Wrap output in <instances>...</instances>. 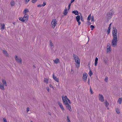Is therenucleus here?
I'll return each instance as SVG.
<instances>
[{
	"instance_id": "obj_1",
	"label": "nucleus",
	"mask_w": 122,
	"mask_h": 122,
	"mask_svg": "<svg viewBox=\"0 0 122 122\" xmlns=\"http://www.w3.org/2000/svg\"><path fill=\"white\" fill-rule=\"evenodd\" d=\"M62 98L63 102L66 107L70 111H71L72 109L71 107L68 104V101L70 104H71V102L67 98V96H62Z\"/></svg>"
},
{
	"instance_id": "obj_2",
	"label": "nucleus",
	"mask_w": 122,
	"mask_h": 122,
	"mask_svg": "<svg viewBox=\"0 0 122 122\" xmlns=\"http://www.w3.org/2000/svg\"><path fill=\"white\" fill-rule=\"evenodd\" d=\"M74 59L75 60L76 63L75 64L76 68L78 69L80 67V60L78 56L75 54H73Z\"/></svg>"
},
{
	"instance_id": "obj_3",
	"label": "nucleus",
	"mask_w": 122,
	"mask_h": 122,
	"mask_svg": "<svg viewBox=\"0 0 122 122\" xmlns=\"http://www.w3.org/2000/svg\"><path fill=\"white\" fill-rule=\"evenodd\" d=\"M114 12L113 11L111 10L110 11L107 13L106 15V18L108 19H110L112 17V15L113 14Z\"/></svg>"
},
{
	"instance_id": "obj_4",
	"label": "nucleus",
	"mask_w": 122,
	"mask_h": 122,
	"mask_svg": "<svg viewBox=\"0 0 122 122\" xmlns=\"http://www.w3.org/2000/svg\"><path fill=\"white\" fill-rule=\"evenodd\" d=\"M117 38H113L112 41L111 45L113 47H115L117 45Z\"/></svg>"
},
{
	"instance_id": "obj_5",
	"label": "nucleus",
	"mask_w": 122,
	"mask_h": 122,
	"mask_svg": "<svg viewBox=\"0 0 122 122\" xmlns=\"http://www.w3.org/2000/svg\"><path fill=\"white\" fill-rule=\"evenodd\" d=\"M15 60L19 64H21L22 62V59L20 57L15 55Z\"/></svg>"
},
{
	"instance_id": "obj_6",
	"label": "nucleus",
	"mask_w": 122,
	"mask_h": 122,
	"mask_svg": "<svg viewBox=\"0 0 122 122\" xmlns=\"http://www.w3.org/2000/svg\"><path fill=\"white\" fill-rule=\"evenodd\" d=\"M113 30L112 33L113 38H117V30H116V28L115 27L113 28Z\"/></svg>"
},
{
	"instance_id": "obj_7",
	"label": "nucleus",
	"mask_w": 122,
	"mask_h": 122,
	"mask_svg": "<svg viewBox=\"0 0 122 122\" xmlns=\"http://www.w3.org/2000/svg\"><path fill=\"white\" fill-rule=\"evenodd\" d=\"M99 100L101 102H103L104 101V98L103 96L101 94H99Z\"/></svg>"
},
{
	"instance_id": "obj_8",
	"label": "nucleus",
	"mask_w": 122,
	"mask_h": 122,
	"mask_svg": "<svg viewBox=\"0 0 122 122\" xmlns=\"http://www.w3.org/2000/svg\"><path fill=\"white\" fill-rule=\"evenodd\" d=\"M56 19L53 20L51 22V24L52 27L54 28L56 25L57 23L56 22Z\"/></svg>"
},
{
	"instance_id": "obj_9",
	"label": "nucleus",
	"mask_w": 122,
	"mask_h": 122,
	"mask_svg": "<svg viewBox=\"0 0 122 122\" xmlns=\"http://www.w3.org/2000/svg\"><path fill=\"white\" fill-rule=\"evenodd\" d=\"M87 74L86 73H84L83 74L82 78L85 82H86V81L87 78Z\"/></svg>"
},
{
	"instance_id": "obj_10",
	"label": "nucleus",
	"mask_w": 122,
	"mask_h": 122,
	"mask_svg": "<svg viewBox=\"0 0 122 122\" xmlns=\"http://www.w3.org/2000/svg\"><path fill=\"white\" fill-rule=\"evenodd\" d=\"M76 19L77 22L78 23V25H80L81 24V23L80 21V16L79 15L77 16L76 17Z\"/></svg>"
},
{
	"instance_id": "obj_11",
	"label": "nucleus",
	"mask_w": 122,
	"mask_h": 122,
	"mask_svg": "<svg viewBox=\"0 0 122 122\" xmlns=\"http://www.w3.org/2000/svg\"><path fill=\"white\" fill-rule=\"evenodd\" d=\"M24 15L23 17L24 19L25 20H28V15L27 14H24Z\"/></svg>"
},
{
	"instance_id": "obj_12",
	"label": "nucleus",
	"mask_w": 122,
	"mask_h": 122,
	"mask_svg": "<svg viewBox=\"0 0 122 122\" xmlns=\"http://www.w3.org/2000/svg\"><path fill=\"white\" fill-rule=\"evenodd\" d=\"M53 61L55 64H57L60 61L58 58H57L54 60Z\"/></svg>"
},
{
	"instance_id": "obj_13",
	"label": "nucleus",
	"mask_w": 122,
	"mask_h": 122,
	"mask_svg": "<svg viewBox=\"0 0 122 122\" xmlns=\"http://www.w3.org/2000/svg\"><path fill=\"white\" fill-rule=\"evenodd\" d=\"M1 27L2 30H3L4 29L5 25L4 23H1Z\"/></svg>"
},
{
	"instance_id": "obj_14",
	"label": "nucleus",
	"mask_w": 122,
	"mask_h": 122,
	"mask_svg": "<svg viewBox=\"0 0 122 122\" xmlns=\"http://www.w3.org/2000/svg\"><path fill=\"white\" fill-rule=\"evenodd\" d=\"M58 104L60 107V108L63 111L64 110V109L63 108V106L61 103L60 102H59L58 103Z\"/></svg>"
},
{
	"instance_id": "obj_15",
	"label": "nucleus",
	"mask_w": 122,
	"mask_h": 122,
	"mask_svg": "<svg viewBox=\"0 0 122 122\" xmlns=\"http://www.w3.org/2000/svg\"><path fill=\"white\" fill-rule=\"evenodd\" d=\"M0 88L3 90H4L5 89L3 85L1 83H0Z\"/></svg>"
},
{
	"instance_id": "obj_16",
	"label": "nucleus",
	"mask_w": 122,
	"mask_h": 122,
	"mask_svg": "<svg viewBox=\"0 0 122 122\" xmlns=\"http://www.w3.org/2000/svg\"><path fill=\"white\" fill-rule=\"evenodd\" d=\"M98 58L97 57H96L95 58V66H96L97 65V61H98Z\"/></svg>"
},
{
	"instance_id": "obj_17",
	"label": "nucleus",
	"mask_w": 122,
	"mask_h": 122,
	"mask_svg": "<svg viewBox=\"0 0 122 122\" xmlns=\"http://www.w3.org/2000/svg\"><path fill=\"white\" fill-rule=\"evenodd\" d=\"M73 13L74 14L76 15H78L79 14L78 11L76 10V11H72Z\"/></svg>"
},
{
	"instance_id": "obj_18",
	"label": "nucleus",
	"mask_w": 122,
	"mask_h": 122,
	"mask_svg": "<svg viewBox=\"0 0 122 122\" xmlns=\"http://www.w3.org/2000/svg\"><path fill=\"white\" fill-rule=\"evenodd\" d=\"M122 98H119L118 99L117 102L120 104H121L122 103Z\"/></svg>"
},
{
	"instance_id": "obj_19",
	"label": "nucleus",
	"mask_w": 122,
	"mask_h": 122,
	"mask_svg": "<svg viewBox=\"0 0 122 122\" xmlns=\"http://www.w3.org/2000/svg\"><path fill=\"white\" fill-rule=\"evenodd\" d=\"M3 52L5 56H8V54L6 50H4L3 51Z\"/></svg>"
},
{
	"instance_id": "obj_20",
	"label": "nucleus",
	"mask_w": 122,
	"mask_h": 122,
	"mask_svg": "<svg viewBox=\"0 0 122 122\" xmlns=\"http://www.w3.org/2000/svg\"><path fill=\"white\" fill-rule=\"evenodd\" d=\"M67 9H65L64 11L63 14L64 15H67Z\"/></svg>"
},
{
	"instance_id": "obj_21",
	"label": "nucleus",
	"mask_w": 122,
	"mask_h": 122,
	"mask_svg": "<svg viewBox=\"0 0 122 122\" xmlns=\"http://www.w3.org/2000/svg\"><path fill=\"white\" fill-rule=\"evenodd\" d=\"M105 105L107 107L108 106V105H109V103L108 102H107V101L106 100L105 102Z\"/></svg>"
},
{
	"instance_id": "obj_22",
	"label": "nucleus",
	"mask_w": 122,
	"mask_h": 122,
	"mask_svg": "<svg viewBox=\"0 0 122 122\" xmlns=\"http://www.w3.org/2000/svg\"><path fill=\"white\" fill-rule=\"evenodd\" d=\"M2 81L3 84L4 85H5L6 86L7 84L6 81L4 79H2Z\"/></svg>"
},
{
	"instance_id": "obj_23",
	"label": "nucleus",
	"mask_w": 122,
	"mask_h": 122,
	"mask_svg": "<svg viewBox=\"0 0 122 122\" xmlns=\"http://www.w3.org/2000/svg\"><path fill=\"white\" fill-rule=\"evenodd\" d=\"M19 19L22 22H24L25 21V20L23 18H22V17L19 18Z\"/></svg>"
},
{
	"instance_id": "obj_24",
	"label": "nucleus",
	"mask_w": 122,
	"mask_h": 122,
	"mask_svg": "<svg viewBox=\"0 0 122 122\" xmlns=\"http://www.w3.org/2000/svg\"><path fill=\"white\" fill-rule=\"evenodd\" d=\"M15 3L14 1L12 0L10 3V5L11 6H13L15 5Z\"/></svg>"
},
{
	"instance_id": "obj_25",
	"label": "nucleus",
	"mask_w": 122,
	"mask_h": 122,
	"mask_svg": "<svg viewBox=\"0 0 122 122\" xmlns=\"http://www.w3.org/2000/svg\"><path fill=\"white\" fill-rule=\"evenodd\" d=\"M44 81L46 83L48 84V80L47 79L44 78Z\"/></svg>"
},
{
	"instance_id": "obj_26",
	"label": "nucleus",
	"mask_w": 122,
	"mask_h": 122,
	"mask_svg": "<svg viewBox=\"0 0 122 122\" xmlns=\"http://www.w3.org/2000/svg\"><path fill=\"white\" fill-rule=\"evenodd\" d=\"M29 12V10L28 9H25L24 10L23 13L25 14H26V12Z\"/></svg>"
},
{
	"instance_id": "obj_27",
	"label": "nucleus",
	"mask_w": 122,
	"mask_h": 122,
	"mask_svg": "<svg viewBox=\"0 0 122 122\" xmlns=\"http://www.w3.org/2000/svg\"><path fill=\"white\" fill-rule=\"evenodd\" d=\"M91 14H90L88 16L87 18V20L89 21L91 20Z\"/></svg>"
},
{
	"instance_id": "obj_28",
	"label": "nucleus",
	"mask_w": 122,
	"mask_h": 122,
	"mask_svg": "<svg viewBox=\"0 0 122 122\" xmlns=\"http://www.w3.org/2000/svg\"><path fill=\"white\" fill-rule=\"evenodd\" d=\"M110 27H109L107 31V34H109V33L110 31Z\"/></svg>"
},
{
	"instance_id": "obj_29",
	"label": "nucleus",
	"mask_w": 122,
	"mask_h": 122,
	"mask_svg": "<svg viewBox=\"0 0 122 122\" xmlns=\"http://www.w3.org/2000/svg\"><path fill=\"white\" fill-rule=\"evenodd\" d=\"M54 79L57 82H59V80L58 79V78H57L56 77L55 78H54Z\"/></svg>"
},
{
	"instance_id": "obj_30",
	"label": "nucleus",
	"mask_w": 122,
	"mask_h": 122,
	"mask_svg": "<svg viewBox=\"0 0 122 122\" xmlns=\"http://www.w3.org/2000/svg\"><path fill=\"white\" fill-rule=\"evenodd\" d=\"M116 111L117 114H119L120 113V112L118 109L117 108L116 109Z\"/></svg>"
},
{
	"instance_id": "obj_31",
	"label": "nucleus",
	"mask_w": 122,
	"mask_h": 122,
	"mask_svg": "<svg viewBox=\"0 0 122 122\" xmlns=\"http://www.w3.org/2000/svg\"><path fill=\"white\" fill-rule=\"evenodd\" d=\"M89 75L90 76H91L93 74V73L92 71L90 70L89 73Z\"/></svg>"
},
{
	"instance_id": "obj_32",
	"label": "nucleus",
	"mask_w": 122,
	"mask_h": 122,
	"mask_svg": "<svg viewBox=\"0 0 122 122\" xmlns=\"http://www.w3.org/2000/svg\"><path fill=\"white\" fill-rule=\"evenodd\" d=\"M107 48L111 49V46L109 43H108L107 44Z\"/></svg>"
},
{
	"instance_id": "obj_33",
	"label": "nucleus",
	"mask_w": 122,
	"mask_h": 122,
	"mask_svg": "<svg viewBox=\"0 0 122 122\" xmlns=\"http://www.w3.org/2000/svg\"><path fill=\"white\" fill-rule=\"evenodd\" d=\"M94 26L92 25H90V28H91V30H92L94 28Z\"/></svg>"
},
{
	"instance_id": "obj_34",
	"label": "nucleus",
	"mask_w": 122,
	"mask_h": 122,
	"mask_svg": "<svg viewBox=\"0 0 122 122\" xmlns=\"http://www.w3.org/2000/svg\"><path fill=\"white\" fill-rule=\"evenodd\" d=\"M50 46L51 47H52L53 46V44L52 42L51 41H50Z\"/></svg>"
},
{
	"instance_id": "obj_35",
	"label": "nucleus",
	"mask_w": 122,
	"mask_h": 122,
	"mask_svg": "<svg viewBox=\"0 0 122 122\" xmlns=\"http://www.w3.org/2000/svg\"><path fill=\"white\" fill-rule=\"evenodd\" d=\"M67 121L68 122H71L70 120L69 119V118L68 116L67 117Z\"/></svg>"
},
{
	"instance_id": "obj_36",
	"label": "nucleus",
	"mask_w": 122,
	"mask_h": 122,
	"mask_svg": "<svg viewBox=\"0 0 122 122\" xmlns=\"http://www.w3.org/2000/svg\"><path fill=\"white\" fill-rule=\"evenodd\" d=\"M108 77H106L104 80L106 82H107L108 81Z\"/></svg>"
},
{
	"instance_id": "obj_37",
	"label": "nucleus",
	"mask_w": 122,
	"mask_h": 122,
	"mask_svg": "<svg viewBox=\"0 0 122 122\" xmlns=\"http://www.w3.org/2000/svg\"><path fill=\"white\" fill-rule=\"evenodd\" d=\"M110 49L109 48H107V53H109L110 51Z\"/></svg>"
},
{
	"instance_id": "obj_38",
	"label": "nucleus",
	"mask_w": 122,
	"mask_h": 122,
	"mask_svg": "<svg viewBox=\"0 0 122 122\" xmlns=\"http://www.w3.org/2000/svg\"><path fill=\"white\" fill-rule=\"evenodd\" d=\"M37 0H32V2L33 3H35L37 1Z\"/></svg>"
},
{
	"instance_id": "obj_39",
	"label": "nucleus",
	"mask_w": 122,
	"mask_h": 122,
	"mask_svg": "<svg viewBox=\"0 0 122 122\" xmlns=\"http://www.w3.org/2000/svg\"><path fill=\"white\" fill-rule=\"evenodd\" d=\"M103 61L105 63V64L107 63V60H106V59H103Z\"/></svg>"
},
{
	"instance_id": "obj_40",
	"label": "nucleus",
	"mask_w": 122,
	"mask_h": 122,
	"mask_svg": "<svg viewBox=\"0 0 122 122\" xmlns=\"http://www.w3.org/2000/svg\"><path fill=\"white\" fill-rule=\"evenodd\" d=\"M46 4V2H44L43 4L42 5V6H45Z\"/></svg>"
},
{
	"instance_id": "obj_41",
	"label": "nucleus",
	"mask_w": 122,
	"mask_h": 122,
	"mask_svg": "<svg viewBox=\"0 0 122 122\" xmlns=\"http://www.w3.org/2000/svg\"><path fill=\"white\" fill-rule=\"evenodd\" d=\"M90 91L91 93L92 94H93V92H92V89H91V88H90Z\"/></svg>"
},
{
	"instance_id": "obj_42",
	"label": "nucleus",
	"mask_w": 122,
	"mask_h": 122,
	"mask_svg": "<svg viewBox=\"0 0 122 122\" xmlns=\"http://www.w3.org/2000/svg\"><path fill=\"white\" fill-rule=\"evenodd\" d=\"M42 5L41 4H41H39V5H37V7H41L42 6Z\"/></svg>"
},
{
	"instance_id": "obj_43",
	"label": "nucleus",
	"mask_w": 122,
	"mask_h": 122,
	"mask_svg": "<svg viewBox=\"0 0 122 122\" xmlns=\"http://www.w3.org/2000/svg\"><path fill=\"white\" fill-rule=\"evenodd\" d=\"M94 20V16H93L92 17L91 19V21H93Z\"/></svg>"
},
{
	"instance_id": "obj_44",
	"label": "nucleus",
	"mask_w": 122,
	"mask_h": 122,
	"mask_svg": "<svg viewBox=\"0 0 122 122\" xmlns=\"http://www.w3.org/2000/svg\"><path fill=\"white\" fill-rule=\"evenodd\" d=\"M49 86L51 87L52 88H53V89H54V88L53 87V86L52 85H51V84H50L49 85Z\"/></svg>"
},
{
	"instance_id": "obj_45",
	"label": "nucleus",
	"mask_w": 122,
	"mask_h": 122,
	"mask_svg": "<svg viewBox=\"0 0 122 122\" xmlns=\"http://www.w3.org/2000/svg\"><path fill=\"white\" fill-rule=\"evenodd\" d=\"M3 120L4 122H7V121L6 118H3Z\"/></svg>"
},
{
	"instance_id": "obj_46",
	"label": "nucleus",
	"mask_w": 122,
	"mask_h": 122,
	"mask_svg": "<svg viewBox=\"0 0 122 122\" xmlns=\"http://www.w3.org/2000/svg\"><path fill=\"white\" fill-rule=\"evenodd\" d=\"M46 90H47L48 91V92H49V91H50V90H49V87H46Z\"/></svg>"
},
{
	"instance_id": "obj_47",
	"label": "nucleus",
	"mask_w": 122,
	"mask_h": 122,
	"mask_svg": "<svg viewBox=\"0 0 122 122\" xmlns=\"http://www.w3.org/2000/svg\"><path fill=\"white\" fill-rule=\"evenodd\" d=\"M52 77H53V79H54V78H55L56 77V76H55L54 74V73L53 74Z\"/></svg>"
},
{
	"instance_id": "obj_48",
	"label": "nucleus",
	"mask_w": 122,
	"mask_h": 122,
	"mask_svg": "<svg viewBox=\"0 0 122 122\" xmlns=\"http://www.w3.org/2000/svg\"><path fill=\"white\" fill-rule=\"evenodd\" d=\"M81 20L82 21H83V17L81 16Z\"/></svg>"
},
{
	"instance_id": "obj_49",
	"label": "nucleus",
	"mask_w": 122,
	"mask_h": 122,
	"mask_svg": "<svg viewBox=\"0 0 122 122\" xmlns=\"http://www.w3.org/2000/svg\"><path fill=\"white\" fill-rule=\"evenodd\" d=\"M29 111V107H28L27 108V112H28Z\"/></svg>"
},
{
	"instance_id": "obj_50",
	"label": "nucleus",
	"mask_w": 122,
	"mask_h": 122,
	"mask_svg": "<svg viewBox=\"0 0 122 122\" xmlns=\"http://www.w3.org/2000/svg\"><path fill=\"white\" fill-rule=\"evenodd\" d=\"M71 4H69L68 5V9H70V6L71 5Z\"/></svg>"
},
{
	"instance_id": "obj_51",
	"label": "nucleus",
	"mask_w": 122,
	"mask_h": 122,
	"mask_svg": "<svg viewBox=\"0 0 122 122\" xmlns=\"http://www.w3.org/2000/svg\"><path fill=\"white\" fill-rule=\"evenodd\" d=\"M74 0H71V3L73 2L74 1Z\"/></svg>"
},
{
	"instance_id": "obj_52",
	"label": "nucleus",
	"mask_w": 122,
	"mask_h": 122,
	"mask_svg": "<svg viewBox=\"0 0 122 122\" xmlns=\"http://www.w3.org/2000/svg\"><path fill=\"white\" fill-rule=\"evenodd\" d=\"M30 0H25L26 2H28Z\"/></svg>"
},
{
	"instance_id": "obj_53",
	"label": "nucleus",
	"mask_w": 122,
	"mask_h": 122,
	"mask_svg": "<svg viewBox=\"0 0 122 122\" xmlns=\"http://www.w3.org/2000/svg\"><path fill=\"white\" fill-rule=\"evenodd\" d=\"M88 23L89 25H90L91 24V22L89 21L88 22Z\"/></svg>"
},
{
	"instance_id": "obj_54",
	"label": "nucleus",
	"mask_w": 122,
	"mask_h": 122,
	"mask_svg": "<svg viewBox=\"0 0 122 122\" xmlns=\"http://www.w3.org/2000/svg\"><path fill=\"white\" fill-rule=\"evenodd\" d=\"M111 24H112V23H111L109 25V27H110L111 26Z\"/></svg>"
},
{
	"instance_id": "obj_55",
	"label": "nucleus",
	"mask_w": 122,
	"mask_h": 122,
	"mask_svg": "<svg viewBox=\"0 0 122 122\" xmlns=\"http://www.w3.org/2000/svg\"><path fill=\"white\" fill-rule=\"evenodd\" d=\"M89 80L88 79V83L89 84Z\"/></svg>"
},
{
	"instance_id": "obj_56",
	"label": "nucleus",
	"mask_w": 122,
	"mask_h": 122,
	"mask_svg": "<svg viewBox=\"0 0 122 122\" xmlns=\"http://www.w3.org/2000/svg\"><path fill=\"white\" fill-rule=\"evenodd\" d=\"M49 115H51V114L50 113H49Z\"/></svg>"
},
{
	"instance_id": "obj_57",
	"label": "nucleus",
	"mask_w": 122,
	"mask_h": 122,
	"mask_svg": "<svg viewBox=\"0 0 122 122\" xmlns=\"http://www.w3.org/2000/svg\"><path fill=\"white\" fill-rule=\"evenodd\" d=\"M107 107V109H109V108L108 107Z\"/></svg>"
},
{
	"instance_id": "obj_58",
	"label": "nucleus",
	"mask_w": 122,
	"mask_h": 122,
	"mask_svg": "<svg viewBox=\"0 0 122 122\" xmlns=\"http://www.w3.org/2000/svg\"><path fill=\"white\" fill-rule=\"evenodd\" d=\"M73 71L71 69V71Z\"/></svg>"
},
{
	"instance_id": "obj_59",
	"label": "nucleus",
	"mask_w": 122,
	"mask_h": 122,
	"mask_svg": "<svg viewBox=\"0 0 122 122\" xmlns=\"http://www.w3.org/2000/svg\"><path fill=\"white\" fill-rule=\"evenodd\" d=\"M30 122H33L32 121H30Z\"/></svg>"
},
{
	"instance_id": "obj_60",
	"label": "nucleus",
	"mask_w": 122,
	"mask_h": 122,
	"mask_svg": "<svg viewBox=\"0 0 122 122\" xmlns=\"http://www.w3.org/2000/svg\"><path fill=\"white\" fill-rule=\"evenodd\" d=\"M34 66V67H35V66Z\"/></svg>"
},
{
	"instance_id": "obj_61",
	"label": "nucleus",
	"mask_w": 122,
	"mask_h": 122,
	"mask_svg": "<svg viewBox=\"0 0 122 122\" xmlns=\"http://www.w3.org/2000/svg\"><path fill=\"white\" fill-rule=\"evenodd\" d=\"M34 66V67H35V66Z\"/></svg>"
},
{
	"instance_id": "obj_62",
	"label": "nucleus",
	"mask_w": 122,
	"mask_h": 122,
	"mask_svg": "<svg viewBox=\"0 0 122 122\" xmlns=\"http://www.w3.org/2000/svg\"><path fill=\"white\" fill-rule=\"evenodd\" d=\"M34 66V67H35V66Z\"/></svg>"
}]
</instances>
